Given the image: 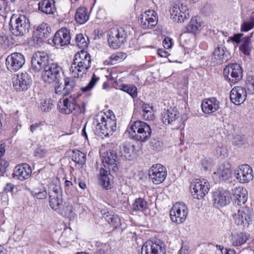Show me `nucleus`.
Masks as SVG:
<instances>
[{
    "mask_svg": "<svg viewBox=\"0 0 254 254\" xmlns=\"http://www.w3.org/2000/svg\"><path fill=\"white\" fill-rule=\"evenodd\" d=\"M188 209L184 203L176 202L170 211V218L177 224L183 223L188 215Z\"/></svg>",
    "mask_w": 254,
    "mask_h": 254,
    "instance_id": "nucleus-8",
    "label": "nucleus"
},
{
    "mask_svg": "<svg viewBox=\"0 0 254 254\" xmlns=\"http://www.w3.org/2000/svg\"><path fill=\"white\" fill-rule=\"evenodd\" d=\"M99 78L95 76L94 74L92 77L90 82L85 87L81 88V90L83 92H86L90 90L95 85V83L99 80Z\"/></svg>",
    "mask_w": 254,
    "mask_h": 254,
    "instance_id": "nucleus-52",
    "label": "nucleus"
},
{
    "mask_svg": "<svg viewBox=\"0 0 254 254\" xmlns=\"http://www.w3.org/2000/svg\"><path fill=\"white\" fill-rule=\"evenodd\" d=\"M230 165L228 163L221 164L218 170L213 174L214 178H218L220 181L228 180L231 175Z\"/></svg>",
    "mask_w": 254,
    "mask_h": 254,
    "instance_id": "nucleus-27",
    "label": "nucleus"
},
{
    "mask_svg": "<svg viewBox=\"0 0 254 254\" xmlns=\"http://www.w3.org/2000/svg\"><path fill=\"white\" fill-rule=\"evenodd\" d=\"M62 73V68L59 65L57 64L50 63L44 69L41 76L45 82L59 83Z\"/></svg>",
    "mask_w": 254,
    "mask_h": 254,
    "instance_id": "nucleus-5",
    "label": "nucleus"
},
{
    "mask_svg": "<svg viewBox=\"0 0 254 254\" xmlns=\"http://www.w3.org/2000/svg\"><path fill=\"white\" fill-rule=\"evenodd\" d=\"M9 29L15 36H23L27 33L30 28L29 20L24 15H13L9 22Z\"/></svg>",
    "mask_w": 254,
    "mask_h": 254,
    "instance_id": "nucleus-4",
    "label": "nucleus"
},
{
    "mask_svg": "<svg viewBox=\"0 0 254 254\" xmlns=\"http://www.w3.org/2000/svg\"><path fill=\"white\" fill-rule=\"evenodd\" d=\"M86 155L83 152L79 150L74 151L72 155V159L75 163L83 165L86 162Z\"/></svg>",
    "mask_w": 254,
    "mask_h": 254,
    "instance_id": "nucleus-47",
    "label": "nucleus"
},
{
    "mask_svg": "<svg viewBox=\"0 0 254 254\" xmlns=\"http://www.w3.org/2000/svg\"><path fill=\"white\" fill-rule=\"evenodd\" d=\"M220 104L216 98L211 97L203 99L201 107L202 112L205 114H212L220 109Z\"/></svg>",
    "mask_w": 254,
    "mask_h": 254,
    "instance_id": "nucleus-23",
    "label": "nucleus"
},
{
    "mask_svg": "<svg viewBox=\"0 0 254 254\" xmlns=\"http://www.w3.org/2000/svg\"><path fill=\"white\" fill-rule=\"evenodd\" d=\"M73 206L70 204H65L64 210H58V212L67 217L71 218L73 216Z\"/></svg>",
    "mask_w": 254,
    "mask_h": 254,
    "instance_id": "nucleus-49",
    "label": "nucleus"
},
{
    "mask_svg": "<svg viewBox=\"0 0 254 254\" xmlns=\"http://www.w3.org/2000/svg\"><path fill=\"white\" fill-rule=\"evenodd\" d=\"M243 36V34L241 33L234 34L233 37H231V40L233 42L239 43L240 42L241 38Z\"/></svg>",
    "mask_w": 254,
    "mask_h": 254,
    "instance_id": "nucleus-59",
    "label": "nucleus"
},
{
    "mask_svg": "<svg viewBox=\"0 0 254 254\" xmlns=\"http://www.w3.org/2000/svg\"><path fill=\"white\" fill-rule=\"evenodd\" d=\"M163 44L165 49L171 48L172 45V39L169 37H166L163 41Z\"/></svg>",
    "mask_w": 254,
    "mask_h": 254,
    "instance_id": "nucleus-56",
    "label": "nucleus"
},
{
    "mask_svg": "<svg viewBox=\"0 0 254 254\" xmlns=\"http://www.w3.org/2000/svg\"><path fill=\"white\" fill-rule=\"evenodd\" d=\"M252 46L251 42V37L247 36L242 41V43L240 46V50L244 55L249 56L251 54Z\"/></svg>",
    "mask_w": 254,
    "mask_h": 254,
    "instance_id": "nucleus-41",
    "label": "nucleus"
},
{
    "mask_svg": "<svg viewBox=\"0 0 254 254\" xmlns=\"http://www.w3.org/2000/svg\"><path fill=\"white\" fill-rule=\"evenodd\" d=\"M158 54L161 57H167L169 55L168 53L163 49H159L158 51Z\"/></svg>",
    "mask_w": 254,
    "mask_h": 254,
    "instance_id": "nucleus-61",
    "label": "nucleus"
},
{
    "mask_svg": "<svg viewBox=\"0 0 254 254\" xmlns=\"http://www.w3.org/2000/svg\"><path fill=\"white\" fill-rule=\"evenodd\" d=\"M245 138L243 136L238 135L235 136L234 138V143L238 145H240L244 143Z\"/></svg>",
    "mask_w": 254,
    "mask_h": 254,
    "instance_id": "nucleus-55",
    "label": "nucleus"
},
{
    "mask_svg": "<svg viewBox=\"0 0 254 254\" xmlns=\"http://www.w3.org/2000/svg\"><path fill=\"white\" fill-rule=\"evenodd\" d=\"M49 203L53 209L60 210L63 202L62 191L60 185L51 184L49 187Z\"/></svg>",
    "mask_w": 254,
    "mask_h": 254,
    "instance_id": "nucleus-11",
    "label": "nucleus"
},
{
    "mask_svg": "<svg viewBox=\"0 0 254 254\" xmlns=\"http://www.w3.org/2000/svg\"><path fill=\"white\" fill-rule=\"evenodd\" d=\"M89 17L87 9L85 7L80 6L76 9L75 20L78 23L84 24L89 19Z\"/></svg>",
    "mask_w": 254,
    "mask_h": 254,
    "instance_id": "nucleus-36",
    "label": "nucleus"
},
{
    "mask_svg": "<svg viewBox=\"0 0 254 254\" xmlns=\"http://www.w3.org/2000/svg\"><path fill=\"white\" fill-rule=\"evenodd\" d=\"M223 74L229 82L236 83L240 81L243 76L241 66L237 63L228 64L223 70Z\"/></svg>",
    "mask_w": 254,
    "mask_h": 254,
    "instance_id": "nucleus-13",
    "label": "nucleus"
},
{
    "mask_svg": "<svg viewBox=\"0 0 254 254\" xmlns=\"http://www.w3.org/2000/svg\"><path fill=\"white\" fill-rule=\"evenodd\" d=\"M53 107V101L51 99L42 100L39 109L42 112H47L50 111Z\"/></svg>",
    "mask_w": 254,
    "mask_h": 254,
    "instance_id": "nucleus-48",
    "label": "nucleus"
},
{
    "mask_svg": "<svg viewBox=\"0 0 254 254\" xmlns=\"http://www.w3.org/2000/svg\"><path fill=\"white\" fill-rule=\"evenodd\" d=\"M51 28L47 23L43 22L41 23L35 31V35L38 38V41L40 42L44 41L48 38L51 35Z\"/></svg>",
    "mask_w": 254,
    "mask_h": 254,
    "instance_id": "nucleus-30",
    "label": "nucleus"
},
{
    "mask_svg": "<svg viewBox=\"0 0 254 254\" xmlns=\"http://www.w3.org/2000/svg\"><path fill=\"white\" fill-rule=\"evenodd\" d=\"M77 181H78V186L81 189L84 190L86 188V185L85 182H82L79 179H78L77 180Z\"/></svg>",
    "mask_w": 254,
    "mask_h": 254,
    "instance_id": "nucleus-63",
    "label": "nucleus"
},
{
    "mask_svg": "<svg viewBox=\"0 0 254 254\" xmlns=\"http://www.w3.org/2000/svg\"><path fill=\"white\" fill-rule=\"evenodd\" d=\"M48 55L44 52H37L34 54L31 60V69L38 72L44 69L49 64Z\"/></svg>",
    "mask_w": 254,
    "mask_h": 254,
    "instance_id": "nucleus-15",
    "label": "nucleus"
},
{
    "mask_svg": "<svg viewBox=\"0 0 254 254\" xmlns=\"http://www.w3.org/2000/svg\"><path fill=\"white\" fill-rule=\"evenodd\" d=\"M229 53L224 47L218 46L214 50L213 58L217 64H222L229 59Z\"/></svg>",
    "mask_w": 254,
    "mask_h": 254,
    "instance_id": "nucleus-31",
    "label": "nucleus"
},
{
    "mask_svg": "<svg viewBox=\"0 0 254 254\" xmlns=\"http://www.w3.org/2000/svg\"><path fill=\"white\" fill-rule=\"evenodd\" d=\"M121 90L128 93L133 98L137 95V88L132 84H121L120 85Z\"/></svg>",
    "mask_w": 254,
    "mask_h": 254,
    "instance_id": "nucleus-46",
    "label": "nucleus"
},
{
    "mask_svg": "<svg viewBox=\"0 0 254 254\" xmlns=\"http://www.w3.org/2000/svg\"><path fill=\"white\" fill-rule=\"evenodd\" d=\"M235 175L241 183L249 182L254 178L252 169L248 164H242L237 168L235 171Z\"/></svg>",
    "mask_w": 254,
    "mask_h": 254,
    "instance_id": "nucleus-19",
    "label": "nucleus"
},
{
    "mask_svg": "<svg viewBox=\"0 0 254 254\" xmlns=\"http://www.w3.org/2000/svg\"><path fill=\"white\" fill-rule=\"evenodd\" d=\"M247 92L241 86H235L230 92V98L232 103L237 105H241L246 100Z\"/></svg>",
    "mask_w": 254,
    "mask_h": 254,
    "instance_id": "nucleus-25",
    "label": "nucleus"
},
{
    "mask_svg": "<svg viewBox=\"0 0 254 254\" xmlns=\"http://www.w3.org/2000/svg\"><path fill=\"white\" fill-rule=\"evenodd\" d=\"M77 78L66 77L64 81V96L70 94L76 90Z\"/></svg>",
    "mask_w": 254,
    "mask_h": 254,
    "instance_id": "nucleus-35",
    "label": "nucleus"
},
{
    "mask_svg": "<svg viewBox=\"0 0 254 254\" xmlns=\"http://www.w3.org/2000/svg\"><path fill=\"white\" fill-rule=\"evenodd\" d=\"M127 130L134 140L140 142H144L148 140L152 133L150 126L139 120L130 123Z\"/></svg>",
    "mask_w": 254,
    "mask_h": 254,
    "instance_id": "nucleus-1",
    "label": "nucleus"
},
{
    "mask_svg": "<svg viewBox=\"0 0 254 254\" xmlns=\"http://www.w3.org/2000/svg\"><path fill=\"white\" fill-rule=\"evenodd\" d=\"M254 27V17L252 16L250 20L247 22H245L241 26V30L242 31H248L252 29Z\"/></svg>",
    "mask_w": 254,
    "mask_h": 254,
    "instance_id": "nucleus-51",
    "label": "nucleus"
},
{
    "mask_svg": "<svg viewBox=\"0 0 254 254\" xmlns=\"http://www.w3.org/2000/svg\"><path fill=\"white\" fill-rule=\"evenodd\" d=\"M107 169L102 168L100 170V181L102 186L108 190L111 189L113 184V177Z\"/></svg>",
    "mask_w": 254,
    "mask_h": 254,
    "instance_id": "nucleus-34",
    "label": "nucleus"
},
{
    "mask_svg": "<svg viewBox=\"0 0 254 254\" xmlns=\"http://www.w3.org/2000/svg\"><path fill=\"white\" fill-rule=\"evenodd\" d=\"M213 204L219 207L226 205L229 203V195L226 190L219 188L213 193Z\"/></svg>",
    "mask_w": 254,
    "mask_h": 254,
    "instance_id": "nucleus-24",
    "label": "nucleus"
},
{
    "mask_svg": "<svg viewBox=\"0 0 254 254\" xmlns=\"http://www.w3.org/2000/svg\"><path fill=\"white\" fill-rule=\"evenodd\" d=\"M247 88L248 92L251 94H254V77L250 76L247 83Z\"/></svg>",
    "mask_w": 254,
    "mask_h": 254,
    "instance_id": "nucleus-53",
    "label": "nucleus"
},
{
    "mask_svg": "<svg viewBox=\"0 0 254 254\" xmlns=\"http://www.w3.org/2000/svg\"><path fill=\"white\" fill-rule=\"evenodd\" d=\"M147 203L146 200L142 198L135 199L132 204V208L134 211H143L147 208Z\"/></svg>",
    "mask_w": 254,
    "mask_h": 254,
    "instance_id": "nucleus-43",
    "label": "nucleus"
},
{
    "mask_svg": "<svg viewBox=\"0 0 254 254\" xmlns=\"http://www.w3.org/2000/svg\"><path fill=\"white\" fill-rule=\"evenodd\" d=\"M25 62L24 56L20 53H13L6 59V65L11 72H16L20 69Z\"/></svg>",
    "mask_w": 254,
    "mask_h": 254,
    "instance_id": "nucleus-16",
    "label": "nucleus"
},
{
    "mask_svg": "<svg viewBox=\"0 0 254 254\" xmlns=\"http://www.w3.org/2000/svg\"><path fill=\"white\" fill-rule=\"evenodd\" d=\"M108 42L109 46L114 49L119 48L126 41L127 35L121 27L113 28L108 33Z\"/></svg>",
    "mask_w": 254,
    "mask_h": 254,
    "instance_id": "nucleus-9",
    "label": "nucleus"
},
{
    "mask_svg": "<svg viewBox=\"0 0 254 254\" xmlns=\"http://www.w3.org/2000/svg\"><path fill=\"white\" fill-rule=\"evenodd\" d=\"M126 58V54L121 52H117L112 54L109 59L104 62L106 65H113L117 62H121Z\"/></svg>",
    "mask_w": 254,
    "mask_h": 254,
    "instance_id": "nucleus-39",
    "label": "nucleus"
},
{
    "mask_svg": "<svg viewBox=\"0 0 254 254\" xmlns=\"http://www.w3.org/2000/svg\"><path fill=\"white\" fill-rule=\"evenodd\" d=\"M158 20L157 13L153 10H148L141 15L139 22L142 28L152 29L156 25Z\"/></svg>",
    "mask_w": 254,
    "mask_h": 254,
    "instance_id": "nucleus-17",
    "label": "nucleus"
},
{
    "mask_svg": "<svg viewBox=\"0 0 254 254\" xmlns=\"http://www.w3.org/2000/svg\"><path fill=\"white\" fill-rule=\"evenodd\" d=\"M49 127L45 125L44 122H36L34 124H32L30 126V129L31 132L33 133L36 131L38 129H40V130H43L47 127Z\"/></svg>",
    "mask_w": 254,
    "mask_h": 254,
    "instance_id": "nucleus-50",
    "label": "nucleus"
},
{
    "mask_svg": "<svg viewBox=\"0 0 254 254\" xmlns=\"http://www.w3.org/2000/svg\"><path fill=\"white\" fill-rule=\"evenodd\" d=\"M233 218L237 225L243 226H248L251 221L248 210L244 209L239 210L237 213L234 214Z\"/></svg>",
    "mask_w": 254,
    "mask_h": 254,
    "instance_id": "nucleus-28",
    "label": "nucleus"
},
{
    "mask_svg": "<svg viewBox=\"0 0 254 254\" xmlns=\"http://www.w3.org/2000/svg\"><path fill=\"white\" fill-rule=\"evenodd\" d=\"M102 218L115 228H117L121 225L120 218L117 215L112 212H108L104 213Z\"/></svg>",
    "mask_w": 254,
    "mask_h": 254,
    "instance_id": "nucleus-38",
    "label": "nucleus"
},
{
    "mask_svg": "<svg viewBox=\"0 0 254 254\" xmlns=\"http://www.w3.org/2000/svg\"><path fill=\"white\" fill-rule=\"evenodd\" d=\"M161 119L164 124L171 125L173 129H178L182 125L179 113L172 108L164 109L161 114Z\"/></svg>",
    "mask_w": 254,
    "mask_h": 254,
    "instance_id": "nucleus-7",
    "label": "nucleus"
},
{
    "mask_svg": "<svg viewBox=\"0 0 254 254\" xmlns=\"http://www.w3.org/2000/svg\"><path fill=\"white\" fill-rule=\"evenodd\" d=\"M117 123L115 116L113 114L110 116L105 115L102 116L100 122L96 121L95 131L98 136L106 137L116 131Z\"/></svg>",
    "mask_w": 254,
    "mask_h": 254,
    "instance_id": "nucleus-3",
    "label": "nucleus"
},
{
    "mask_svg": "<svg viewBox=\"0 0 254 254\" xmlns=\"http://www.w3.org/2000/svg\"><path fill=\"white\" fill-rule=\"evenodd\" d=\"M88 39L86 36L82 34H79L76 36L75 42L77 47L83 50L88 47Z\"/></svg>",
    "mask_w": 254,
    "mask_h": 254,
    "instance_id": "nucleus-45",
    "label": "nucleus"
},
{
    "mask_svg": "<svg viewBox=\"0 0 254 254\" xmlns=\"http://www.w3.org/2000/svg\"><path fill=\"white\" fill-rule=\"evenodd\" d=\"M232 193L238 205L243 204L247 201L248 191L246 189L243 187L235 188L232 190Z\"/></svg>",
    "mask_w": 254,
    "mask_h": 254,
    "instance_id": "nucleus-32",
    "label": "nucleus"
},
{
    "mask_svg": "<svg viewBox=\"0 0 254 254\" xmlns=\"http://www.w3.org/2000/svg\"><path fill=\"white\" fill-rule=\"evenodd\" d=\"M201 164L205 169H207L212 165V161L210 159L204 158L201 160Z\"/></svg>",
    "mask_w": 254,
    "mask_h": 254,
    "instance_id": "nucleus-57",
    "label": "nucleus"
},
{
    "mask_svg": "<svg viewBox=\"0 0 254 254\" xmlns=\"http://www.w3.org/2000/svg\"><path fill=\"white\" fill-rule=\"evenodd\" d=\"M64 88V85L61 84L58 85L55 87V93L57 94H63L64 95L63 89Z\"/></svg>",
    "mask_w": 254,
    "mask_h": 254,
    "instance_id": "nucleus-60",
    "label": "nucleus"
},
{
    "mask_svg": "<svg viewBox=\"0 0 254 254\" xmlns=\"http://www.w3.org/2000/svg\"><path fill=\"white\" fill-rule=\"evenodd\" d=\"M141 254H166V250L163 243L159 241L153 243L148 241L142 247Z\"/></svg>",
    "mask_w": 254,
    "mask_h": 254,
    "instance_id": "nucleus-18",
    "label": "nucleus"
},
{
    "mask_svg": "<svg viewBox=\"0 0 254 254\" xmlns=\"http://www.w3.org/2000/svg\"><path fill=\"white\" fill-rule=\"evenodd\" d=\"M135 150V146L128 142L124 143L120 146L118 151L119 156L123 160H130L132 155Z\"/></svg>",
    "mask_w": 254,
    "mask_h": 254,
    "instance_id": "nucleus-29",
    "label": "nucleus"
},
{
    "mask_svg": "<svg viewBox=\"0 0 254 254\" xmlns=\"http://www.w3.org/2000/svg\"><path fill=\"white\" fill-rule=\"evenodd\" d=\"M32 195L38 199H44L46 197L47 193L46 189L43 185L35 188L31 191Z\"/></svg>",
    "mask_w": 254,
    "mask_h": 254,
    "instance_id": "nucleus-44",
    "label": "nucleus"
},
{
    "mask_svg": "<svg viewBox=\"0 0 254 254\" xmlns=\"http://www.w3.org/2000/svg\"><path fill=\"white\" fill-rule=\"evenodd\" d=\"M46 153V150L42 146L37 147L34 152L35 156L39 158L43 157Z\"/></svg>",
    "mask_w": 254,
    "mask_h": 254,
    "instance_id": "nucleus-54",
    "label": "nucleus"
},
{
    "mask_svg": "<svg viewBox=\"0 0 254 254\" xmlns=\"http://www.w3.org/2000/svg\"><path fill=\"white\" fill-rule=\"evenodd\" d=\"M171 18L178 23L183 22L189 18V9L179 0H174L170 9Z\"/></svg>",
    "mask_w": 254,
    "mask_h": 254,
    "instance_id": "nucleus-6",
    "label": "nucleus"
},
{
    "mask_svg": "<svg viewBox=\"0 0 254 254\" xmlns=\"http://www.w3.org/2000/svg\"><path fill=\"white\" fill-rule=\"evenodd\" d=\"M142 116L145 120L151 121L154 119L153 107L147 104H143L142 106Z\"/></svg>",
    "mask_w": 254,
    "mask_h": 254,
    "instance_id": "nucleus-40",
    "label": "nucleus"
},
{
    "mask_svg": "<svg viewBox=\"0 0 254 254\" xmlns=\"http://www.w3.org/2000/svg\"><path fill=\"white\" fill-rule=\"evenodd\" d=\"M149 179L154 184H160L166 179L167 172L166 168L160 164L152 166L148 171Z\"/></svg>",
    "mask_w": 254,
    "mask_h": 254,
    "instance_id": "nucleus-14",
    "label": "nucleus"
},
{
    "mask_svg": "<svg viewBox=\"0 0 254 254\" xmlns=\"http://www.w3.org/2000/svg\"><path fill=\"white\" fill-rule=\"evenodd\" d=\"M201 24L199 22L197 21L196 17L191 18L189 24L187 27V31L189 33L196 34L201 28Z\"/></svg>",
    "mask_w": 254,
    "mask_h": 254,
    "instance_id": "nucleus-42",
    "label": "nucleus"
},
{
    "mask_svg": "<svg viewBox=\"0 0 254 254\" xmlns=\"http://www.w3.org/2000/svg\"><path fill=\"white\" fill-rule=\"evenodd\" d=\"M209 187V183L206 180L195 179L193 180L190 186L192 196L196 199L203 198L208 193Z\"/></svg>",
    "mask_w": 254,
    "mask_h": 254,
    "instance_id": "nucleus-10",
    "label": "nucleus"
},
{
    "mask_svg": "<svg viewBox=\"0 0 254 254\" xmlns=\"http://www.w3.org/2000/svg\"><path fill=\"white\" fill-rule=\"evenodd\" d=\"M38 6L39 10L46 14H53L56 11L54 0H43L39 2Z\"/></svg>",
    "mask_w": 254,
    "mask_h": 254,
    "instance_id": "nucleus-33",
    "label": "nucleus"
},
{
    "mask_svg": "<svg viewBox=\"0 0 254 254\" xmlns=\"http://www.w3.org/2000/svg\"><path fill=\"white\" fill-rule=\"evenodd\" d=\"M76 105V98L72 96L64 97L58 103V108L60 113L69 114L75 110Z\"/></svg>",
    "mask_w": 254,
    "mask_h": 254,
    "instance_id": "nucleus-20",
    "label": "nucleus"
},
{
    "mask_svg": "<svg viewBox=\"0 0 254 254\" xmlns=\"http://www.w3.org/2000/svg\"><path fill=\"white\" fill-rule=\"evenodd\" d=\"M32 173L30 166L24 163L17 165L13 170L12 177L16 180L23 181L29 178Z\"/></svg>",
    "mask_w": 254,
    "mask_h": 254,
    "instance_id": "nucleus-22",
    "label": "nucleus"
},
{
    "mask_svg": "<svg viewBox=\"0 0 254 254\" xmlns=\"http://www.w3.org/2000/svg\"><path fill=\"white\" fill-rule=\"evenodd\" d=\"M248 240L246 234L239 233L232 234L231 238V242L234 246H239L245 244Z\"/></svg>",
    "mask_w": 254,
    "mask_h": 254,
    "instance_id": "nucleus-37",
    "label": "nucleus"
},
{
    "mask_svg": "<svg viewBox=\"0 0 254 254\" xmlns=\"http://www.w3.org/2000/svg\"><path fill=\"white\" fill-rule=\"evenodd\" d=\"M102 158L103 165L105 169L113 172L118 170V164L121 158L117 151L109 150L103 154Z\"/></svg>",
    "mask_w": 254,
    "mask_h": 254,
    "instance_id": "nucleus-12",
    "label": "nucleus"
},
{
    "mask_svg": "<svg viewBox=\"0 0 254 254\" xmlns=\"http://www.w3.org/2000/svg\"><path fill=\"white\" fill-rule=\"evenodd\" d=\"M70 39L68 29L61 28L55 33L53 41L56 45L63 46L69 44Z\"/></svg>",
    "mask_w": 254,
    "mask_h": 254,
    "instance_id": "nucleus-26",
    "label": "nucleus"
},
{
    "mask_svg": "<svg viewBox=\"0 0 254 254\" xmlns=\"http://www.w3.org/2000/svg\"><path fill=\"white\" fill-rule=\"evenodd\" d=\"M226 253L225 254H237L235 251L233 249H225Z\"/></svg>",
    "mask_w": 254,
    "mask_h": 254,
    "instance_id": "nucleus-64",
    "label": "nucleus"
},
{
    "mask_svg": "<svg viewBox=\"0 0 254 254\" xmlns=\"http://www.w3.org/2000/svg\"><path fill=\"white\" fill-rule=\"evenodd\" d=\"M31 82L30 76L27 72H24L17 75L13 82V86L17 91H22L27 90Z\"/></svg>",
    "mask_w": 254,
    "mask_h": 254,
    "instance_id": "nucleus-21",
    "label": "nucleus"
},
{
    "mask_svg": "<svg viewBox=\"0 0 254 254\" xmlns=\"http://www.w3.org/2000/svg\"><path fill=\"white\" fill-rule=\"evenodd\" d=\"M91 57L87 52L82 50L76 53L74 57L73 62L70 67V71L77 74V76H82L86 74L91 66Z\"/></svg>",
    "mask_w": 254,
    "mask_h": 254,
    "instance_id": "nucleus-2",
    "label": "nucleus"
},
{
    "mask_svg": "<svg viewBox=\"0 0 254 254\" xmlns=\"http://www.w3.org/2000/svg\"><path fill=\"white\" fill-rule=\"evenodd\" d=\"M14 186L13 184L7 183L3 188V191L5 193L8 192H12Z\"/></svg>",
    "mask_w": 254,
    "mask_h": 254,
    "instance_id": "nucleus-58",
    "label": "nucleus"
},
{
    "mask_svg": "<svg viewBox=\"0 0 254 254\" xmlns=\"http://www.w3.org/2000/svg\"><path fill=\"white\" fill-rule=\"evenodd\" d=\"M225 149L224 148H222L221 147H218L216 149V152H217V154L219 155H223L224 156L225 155Z\"/></svg>",
    "mask_w": 254,
    "mask_h": 254,
    "instance_id": "nucleus-62",
    "label": "nucleus"
}]
</instances>
